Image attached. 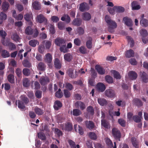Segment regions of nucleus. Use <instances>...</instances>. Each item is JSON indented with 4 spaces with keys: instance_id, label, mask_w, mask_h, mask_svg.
Listing matches in <instances>:
<instances>
[{
    "instance_id": "1",
    "label": "nucleus",
    "mask_w": 148,
    "mask_h": 148,
    "mask_svg": "<svg viewBox=\"0 0 148 148\" xmlns=\"http://www.w3.org/2000/svg\"><path fill=\"white\" fill-rule=\"evenodd\" d=\"M105 20L108 26V31L110 33H114L115 29L117 27V23L115 21L112 20L110 16L108 15L106 16Z\"/></svg>"
},
{
    "instance_id": "2",
    "label": "nucleus",
    "mask_w": 148,
    "mask_h": 148,
    "mask_svg": "<svg viewBox=\"0 0 148 148\" xmlns=\"http://www.w3.org/2000/svg\"><path fill=\"white\" fill-rule=\"evenodd\" d=\"M36 21L40 23H44L45 25L47 24L48 20L42 14H39L36 17Z\"/></svg>"
},
{
    "instance_id": "3",
    "label": "nucleus",
    "mask_w": 148,
    "mask_h": 148,
    "mask_svg": "<svg viewBox=\"0 0 148 148\" xmlns=\"http://www.w3.org/2000/svg\"><path fill=\"white\" fill-rule=\"evenodd\" d=\"M112 134L114 138L116 139L120 140L121 134L119 130L116 128H114L112 130Z\"/></svg>"
},
{
    "instance_id": "4",
    "label": "nucleus",
    "mask_w": 148,
    "mask_h": 148,
    "mask_svg": "<svg viewBox=\"0 0 148 148\" xmlns=\"http://www.w3.org/2000/svg\"><path fill=\"white\" fill-rule=\"evenodd\" d=\"M60 126L62 130H64L68 132L71 131L73 128L72 124L69 122L65 123L64 124H61Z\"/></svg>"
},
{
    "instance_id": "5",
    "label": "nucleus",
    "mask_w": 148,
    "mask_h": 148,
    "mask_svg": "<svg viewBox=\"0 0 148 148\" xmlns=\"http://www.w3.org/2000/svg\"><path fill=\"white\" fill-rule=\"evenodd\" d=\"M85 123L86 128L90 130H95L97 128L94 123L92 121H85Z\"/></svg>"
},
{
    "instance_id": "6",
    "label": "nucleus",
    "mask_w": 148,
    "mask_h": 148,
    "mask_svg": "<svg viewBox=\"0 0 148 148\" xmlns=\"http://www.w3.org/2000/svg\"><path fill=\"white\" fill-rule=\"evenodd\" d=\"M106 96L110 98H114L115 97V91L112 89H107L105 92Z\"/></svg>"
},
{
    "instance_id": "7",
    "label": "nucleus",
    "mask_w": 148,
    "mask_h": 148,
    "mask_svg": "<svg viewBox=\"0 0 148 148\" xmlns=\"http://www.w3.org/2000/svg\"><path fill=\"white\" fill-rule=\"evenodd\" d=\"M66 42V40L60 37L56 38L55 40V43L56 45L59 47L65 44Z\"/></svg>"
},
{
    "instance_id": "8",
    "label": "nucleus",
    "mask_w": 148,
    "mask_h": 148,
    "mask_svg": "<svg viewBox=\"0 0 148 148\" xmlns=\"http://www.w3.org/2000/svg\"><path fill=\"white\" fill-rule=\"evenodd\" d=\"M89 6L88 3L83 2L80 4L79 10L81 12H83L89 9Z\"/></svg>"
},
{
    "instance_id": "9",
    "label": "nucleus",
    "mask_w": 148,
    "mask_h": 148,
    "mask_svg": "<svg viewBox=\"0 0 148 148\" xmlns=\"http://www.w3.org/2000/svg\"><path fill=\"white\" fill-rule=\"evenodd\" d=\"M123 21L125 24L127 26L131 27L132 25V22L131 19L127 16L123 17Z\"/></svg>"
},
{
    "instance_id": "10",
    "label": "nucleus",
    "mask_w": 148,
    "mask_h": 148,
    "mask_svg": "<svg viewBox=\"0 0 148 148\" xmlns=\"http://www.w3.org/2000/svg\"><path fill=\"white\" fill-rule=\"evenodd\" d=\"M39 82L41 85H45L49 82V79L47 77H43L40 78Z\"/></svg>"
},
{
    "instance_id": "11",
    "label": "nucleus",
    "mask_w": 148,
    "mask_h": 148,
    "mask_svg": "<svg viewBox=\"0 0 148 148\" xmlns=\"http://www.w3.org/2000/svg\"><path fill=\"white\" fill-rule=\"evenodd\" d=\"M95 68L98 73L100 75H104L106 73L105 69L99 65H96L95 66Z\"/></svg>"
},
{
    "instance_id": "12",
    "label": "nucleus",
    "mask_w": 148,
    "mask_h": 148,
    "mask_svg": "<svg viewBox=\"0 0 148 148\" xmlns=\"http://www.w3.org/2000/svg\"><path fill=\"white\" fill-rule=\"evenodd\" d=\"M75 105L76 108H79V107L80 109L82 110H84L86 108L84 103L81 101L76 102L75 103Z\"/></svg>"
},
{
    "instance_id": "13",
    "label": "nucleus",
    "mask_w": 148,
    "mask_h": 148,
    "mask_svg": "<svg viewBox=\"0 0 148 148\" xmlns=\"http://www.w3.org/2000/svg\"><path fill=\"white\" fill-rule=\"evenodd\" d=\"M96 88L98 91L101 92H103L106 88L105 85L103 83L100 82L97 84Z\"/></svg>"
},
{
    "instance_id": "14",
    "label": "nucleus",
    "mask_w": 148,
    "mask_h": 148,
    "mask_svg": "<svg viewBox=\"0 0 148 148\" xmlns=\"http://www.w3.org/2000/svg\"><path fill=\"white\" fill-rule=\"evenodd\" d=\"M62 106V104L61 102L59 101L56 100L54 103L53 107L55 110H58Z\"/></svg>"
},
{
    "instance_id": "15",
    "label": "nucleus",
    "mask_w": 148,
    "mask_h": 148,
    "mask_svg": "<svg viewBox=\"0 0 148 148\" xmlns=\"http://www.w3.org/2000/svg\"><path fill=\"white\" fill-rule=\"evenodd\" d=\"M137 74L135 72L133 71H130L128 73L129 78L132 80L136 79L137 77Z\"/></svg>"
},
{
    "instance_id": "16",
    "label": "nucleus",
    "mask_w": 148,
    "mask_h": 148,
    "mask_svg": "<svg viewBox=\"0 0 148 148\" xmlns=\"http://www.w3.org/2000/svg\"><path fill=\"white\" fill-rule=\"evenodd\" d=\"M52 59L51 55L50 53H48L45 55L44 60L46 62L50 64L52 62Z\"/></svg>"
},
{
    "instance_id": "17",
    "label": "nucleus",
    "mask_w": 148,
    "mask_h": 148,
    "mask_svg": "<svg viewBox=\"0 0 148 148\" xmlns=\"http://www.w3.org/2000/svg\"><path fill=\"white\" fill-rule=\"evenodd\" d=\"M82 18L85 21L90 20L91 18L90 14L88 12H85L82 14Z\"/></svg>"
},
{
    "instance_id": "18",
    "label": "nucleus",
    "mask_w": 148,
    "mask_h": 148,
    "mask_svg": "<svg viewBox=\"0 0 148 148\" xmlns=\"http://www.w3.org/2000/svg\"><path fill=\"white\" fill-rule=\"evenodd\" d=\"M82 23V20L80 18H75L72 22V23L73 25L79 26H80Z\"/></svg>"
},
{
    "instance_id": "19",
    "label": "nucleus",
    "mask_w": 148,
    "mask_h": 148,
    "mask_svg": "<svg viewBox=\"0 0 148 148\" xmlns=\"http://www.w3.org/2000/svg\"><path fill=\"white\" fill-rule=\"evenodd\" d=\"M138 3L137 1H134L131 3V6L132 10H138L140 9V6L138 5Z\"/></svg>"
},
{
    "instance_id": "20",
    "label": "nucleus",
    "mask_w": 148,
    "mask_h": 148,
    "mask_svg": "<svg viewBox=\"0 0 148 148\" xmlns=\"http://www.w3.org/2000/svg\"><path fill=\"white\" fill-rule=\"evenodd\" d=\"M54 65L57 69H60L62 66L61 64L60 60L58 58H56L54 60Z\"/></svg>"
},
{
    "instance_id": "21",
    "label": "nucleus",
    "mask_w": 148,
    "mask_h": 148,
    "mask_svg": "<svg viewBox=\"0 0 148 148\" xmlns=\"http://www.w3.org/2000/svg\"><path fill=\"white\" fill-rule=\"evenodd\" d=\"M32 6L36 10H39L41 9V5L37 1H35L32 3Z\"/></svg>"
},
{
    "instance_id": "22",
    "label": "nucleus",
    "mask_w": 148,
    "mask_h": 148,
    "mask_svg": "<svg viewBox=\"0 0 148 148\" xmlns=\"http://www.w3.org/2000/svg\"><path fill=\"white\" fill-rule=\"evenodd\" d=\"M38 69L41 71H43L45 69L46 66L44 63L42 62H40L37 66Z\"/></svg>"
},
{
    "instance_id": "23",
    "label": "nucleus",
    "mask_w": 148,
    "mask_h": 148,
    "mask_svg": "<svg viewBox=\"0 0 148 148\" xmlns=\"http://www.w3.org/2000/svg\"><path fill=\"white\" fill-rule=\"evenodd\" d=\"M25 33L27 35H32L34 33V29L31 27L28 26L25 29Z\"/></svg>"
},
{
    "instance_id": "24",
    "label": "nucleus",
    "mask_w": 148,
    "mask_h": 148,
    "mask_svg": "<svg viewBox=\"0 0 148 148\" xmlns=\"http://www.w3.org/2000/svg\"><path fill=\"white\" fill-rule=\"evenodd\" d=\"M134 52L133 50L130 49L125 52V56L127 58H130L134 56Z\"/></svg>"
},
{
    "instance_id": "25",
    "label": "nucleus",
    "mask_w": 148,
    "mask_h": 148,
    "mask_svg": "<svg viewBox=\"0 0 148 148\" xmlns=\"http://www.w3.org/2000/svg\"><path fill=\"white\" fill-rule=\"evenodd\" d=\"M11 38L15 42H20V40L21 39L20 38L16 33H14L12 34Z\"/></svg>"
},
{
    "instance_id": "26",
    "label": "nucleus",
    "mask_w": 148,
    "mask_h": 148,
    "mask_svg": "<svg viewBox=\"0 0 148 148\" xmlns=\"http://www.w3.org/2000/svg\"><path fill=\"white\" fill-rule=\"evenodd\" d=\"M9 7V4L8 2L6 1L3 2L2 4V9L4 12L7 11Z\"/></svg>"
},
{
    "instance_id": "27",
    "label": "nucleus",
    "mask_w": 148,
    "mask_h": 148,
    "mask_svg": "<svg viewBox=\"0 0 148 148\" xmlns=\"http://www.w3.org/2000/svg\"><path fill=\"white\" fill-rule=\"evenodd\" d=\"M87 112L88 114L91 116L94 114V110L93 107L91 106H88L86 109Z\"/></svg>"
},
{
    "instance_id": "28",
    "label": "nucleus",
    "mask_w": 148,
    "mask_h": 148,
    "mask_svg": "<svg viewBox=\"0 0 148 148\" xmlns=\"http://www.w3.org/2000/svg\"><path fill=\"white\" fill-rule=\"evenodd\" d=\"M141 75L142 80L145 83L148 82V76L145 73L143 72Z\"/></svg>"
},
{
    "instance_id": "29",
    "label": "nucleus",
    "mask_w": 148,
    "mask_h": 148,
    "mask_svg": "<svg viewBox=\"0 0 148 148\" xmlns=\"http://www.w3.org/2000/svg\"><path fill=\"white\" fill-rule=\"evenodd\" d=\"M101 125L106 128L108 129L110 127L109 123L105 119L101 120Z\"/></svg>"
},
{
    "instance_id": "30",
    "label": "nucleus",
    "mask_w": 148,
    "mask_h": 148,
    "mask_svg": "<svg viewBox=\"0 0 148 148\" xmlns=\"http://www.w3.org/2000/svg\"><path fill=\"white\" fill-rule=\"evenodd\" d=\"M111 73L113 74L114 77L117 79H121L120 74L118 71L115 70H112Z\"/></svg>"
},
{
    "instance_id": "31",
    "label": "nucleus",
    "mask_w": 148,
    "mask_h": 148,
    "mask_svg": "<svg viewBox=\"0 0 148 148\" xmlns=\"http://www.w3.org/2000/svg\"><path fill=\"white\" fill-rule=\"evenodd\" d=\"M89 40H88L86 43V46L87 48L88 49H91L92 48V38L90 37H88Z\"/></svg>"
},
{
    "instance_id": "32",
    "label": "nucleus",
    "mask_w": 148,
    "mask_h": 148,
    "mask_svg": "<svg viewBox=\"0 0 148 148\" xmlns=\"http://www.w3.org/2000/svg\"><path fill=\"white\" fill-rule=\"evenodd\" d=\"M140 23L143 27H147L148 26V20L145 18H143L140 20Z\"/></svg>"
},
{
    "instance_id": "33",
    "label": "nucleus",
    "mask_w": 148,
    "mask_h": 148,
    "mask_svg": "<svg viewBox=\"0 0 148 148\" xmlns=\"http://www.w3.org/2000/svg\"><path fill=\"white\" fill-rule=\"evenodd\" d=\"M1 55L3 58H8L10 56V54L9 52L5 50H3L1 51Z\"/></svg>"
},
{
    "instance_id": "34",
    "label": "nucleus",
    "mask_w": 148,
    "mask_h": 148,
    "mask_svg": "<svg viewBox=\"0 0 148 148\" xmlns=\"http://www.w3.org/2000/svg\"><path fill=\"white\" fill-rule=\"evenodd\" d=\"M134 104L138 106H141L143 104L141 101L138 99H135L133 100Z\"/></svg>"
},
{
    "instance_id": "35",
    "label": "nucleus",
    "mask_w": 148,
    "mask_h": 148,
    "mask_svg": "<svg viewBox=\"0 0 148 148\" xmlns=\"http://www.w3.org/2000/svg\"><path fill=\"white\" fill-rule=\"evenodd\" d=\"M73 69L72 68H69L68 70L67 73L69 76L72 78H74L76 77L73 74Z\"/></svg>"
},
{
    "instance_id": "36",
    "label": "nucleus",
    "mask_w": 148,
    "mask_h": 148,
    "mask_svg": "<svg viewBox=\"0 0 148 148\" xmlns=\"http://www.w3.org/2000/svg\"><path fill=\"white\" fill-rule=\"evenodd\" d=\"M60 47V50L61 52H63L64 53L68 52V50L66 47V43Z\"/></svg>"
},
{
    "instance_id": "37",
    "label": "nucleus",
    "mask_w": 148,
    "mask_h": 148,
    "mask_svg": "<svg viewBox=\"0 0 148 148\" xmlns=\"http://www.w3.org/2000/svg\"><path fill=\"white\" fill-rule=\"evenodd\" d=\"M98 101L99 104L101 106L106 105L107 104V102L104 99H98Z\"/></svg>"
},
{
    "instance_id": "38",
    "label": "nucleus",
    "mask_w": 148,
    "mask_h": 148,
    "mask_svg": "<svg viewBox=\"0 0 148 148\" xmlns=\"http://www.w3.org/2000/svg\"><path fill=\"white\" fill-rule=\"evenodd\" d=\"M88 136L92 140H96L97 138L96 134L94 132H90L89 133Z\"/></svg>"
},
{
    "instance_id": "39",
    "label": "nucleus",
    "mask_w": 148,
    "mask_h": 148,
    "mask_svg": "<svg viewBox=\"0 0 148 148\" xmlns=\"http://www.w3.org/2000/svg\"><path fill=\"white\" fill-rule=\"evenodd\" d=\"M64 60L68 62L71 61L72 58V56L70 53H67L65 54L64 56Z\"/></svg>"
},
{
    "instance_id": "40",
    "label": "nucleus",
    "mask_w": 148,
    "mask_h": 148,
    "mask_svg": "<svg viewBox=\"0 0 148 148\" xmlns=\"http://www.w3.org/2000/svg\"><path fill=\"white\" fill-rule=\"evenodd\" d=\"M106 81L109 84H112L113 82V78L109 75H107L105 77Z\"/></svg>"
},
{
    "instance_id": "41",
    "label": "nucleus",
    "mask_w": 148,
    "mask_h": 148,
    "mask_svg": "<svg viewBox=\"0 0 148 148\" xmlns=\"http://www.w3.org/2000/svg\"><path fill=\"white\" fill-rule=\"evenodd\" d=\"M32 16V13H29L25 15L24 18L27 21H31Z\"/></svg>"
},
{
    "instance_id": "42",
    "label": "nucleus",
    "mask_w": 148,
    "mask_h": 148,
    "mask_svg": "<svg viewBox=\"0 0 148 148\" xmlns=\"http://www.w3.org/2000/svg\"><path fill=\"white\" fill-rule=\"evenodd\" d=\"M82 112L79 109H75L73 110V114L74 116H78L81 114Z\"/></svg>"
},
{
    "instance_id": "43",
    "label": "nucleus",
    "mask_w": 148,
    "mask_h": 148,
    "mask_svg": "<svg viewBox=\"0 0 148 148\" xmlns=\"http://www.w3.org/2000/svg\"><path fill=\"white\" fill-rule=\"evenodd\" d=\"M131 141L133 146L135 148H138L139 146L138 144V142L134 137H132L131 138Z\"/></svg>"
},
{
    "instance_id": "44",
    "label": "nucleus",
    "mask_w": 148,
    "mask_h": 148,
    "mask_svg": "<svg viewBox=\"0 0 148 148\" xmlns=\"http://www.w3.org/2000/svg\"><path fill=\"white\" fill-rule=\"evenodd\" d=\"M38 42L37 40L33 39L29 41V44L31 46L35 47L36 46Z\"/></svg>"
},
{
    "instance_id": "45",
    "label": "nucleus",
    "mask_w": 148,
    "mask_h": 148,
    "mask_svg": "<svg viewBox=\"0 0 148 148\" xmlns=\"http://www.w3.org/2000/svg\"><path fill=\"white\" fill-rule=\"evenodd\" d=\"M8 81L11 83L13 84L14 83V76L12 74H9L8 76Z\"/></svg>"
},
{
    "instance_id": "46",
    "label": "nucleus",
    "mask_w": 148,
    "mask_h": 148,
    "mask_svg": "<svg viewBox=\"0 0 148 148\" xmlns=\"http://www.w3.org/2000/svg\"><path fill=\"white\" fill-rule=\"evenodd\" d=\"M54 132L55 134L57 135L58 137H60L63 134V133L62 131L57 128L55 129Z\"/></svg>"
},
{
    "instance_id": "47",
    "label": "nucleus",
    "mask_w": 148,
    "mask_h": 148,
    "mask_svg": "<svg viewBox=\"0 0 148 148\" xmlns=\"http://www.w3.org/2000/svg\"><path fill=\"white\" fill-rule=\"evenodd\" d=\"M23 64L25 67L30 68L31 66V64L27 60H24L23 62Z\"/></svg>"
},
{
    "instance_id": "48",
    "label": "nucleus",
    "mask_w": 148,
    "mask_h": 148,
    "mask_svg": "<svg viewBox=\"0 0 148 148\" xmlns=\"http://www.w3.org/2000/svg\"><path fill=\"white\" fill-rule=\"evenodd\" d=\"M116 12L119 13H122L125 11L124 8L121 6H115Z\"/></svg>"
},
{
    "instance_id": "49",
    "label": "nucleus",
    "mask_w": 148,
    "mask_h": 148,
    "mask_svg": "<svg viewBox=\"0 0 148 148\" xmlns=\"http://www.w3.org/2000/svg\"><path fill=\"white\" fill-rule=\"evenodd\" d=\"M29 81L27 78H25L23 80V85L25 87H27L29 86Z\"/></svg>"
},
{
    "instance_id": "50",
    "label": "nucleus",
    "mask_w": 148,
    "mask_h": 148,
    "mask_svg": "<svg viewBox=\"0 0 148 148\" xmlns=\"http://www.w3.org/2000/svg\"><path fill=\"white\" fill-rule=\"evenodd\" d=\"M140 32L142 37H146L148 35V33L147 30L145 29H141Z\"/></svg>"
},
{
    "instance_id": "51",
    "label": "nucleus",
    "mask_w": 148,
    "mask_h": 148,
    "mask_svg": "<svg viewBox=\"0 0 148 148\" xmlns=\"http://www.w3.org/2000/svg\"><path fill=\"white\" fill-rule=\"evenodd\" d=\"M79 50L80 52L82 54H85L87 53V49L84 46L80 47L79 48Z\"/></svg>"
},
{
    "instance_id": "52",
    "label": "nucleus",
    "mask_w": 148,
    "mask_h": 148,
    "mask_svg": "<svg viewBox=\"0 0 148 148\" xmlns=\"http://www.w3.org/2000/svg\"><path fill=\"white\" fill-rule=\"evenodd\" d=\"M58 27L60 29H63L65 27L64 23L62 21H60L58 23Z\"/></svg>"
},
{
    "instance_id": "53",
    "label": "nucleus",
    "mask_w": 148,
    "mask_h": 148,
    "mask_svg": "<svg viewBox=\"0 0 148 148\" xmlns=\"http://www.w3.org/2000/svg\"><path fill=\"white\" fill-rule=\"evenodd\" d=\"M38 138L42 140H44L46 139V136L43 133L39 132L38 133Z\"/></svg>"
},
{
    "instance_id": "54",
    "label": "nucleus",
    "mask_w": 148,
    "mask_h": 148,
    "mask_svg": "<svg viewBox=\"0 0 148 148\" xmlns=\"http://www.w3.org/2000/svg\"><path fill=\"white\" fill-rule=\"evenodd\" d=\"M34 111L38 115H42L43 113V110L39 108H36L34 109Z\"/></svg>"
},
{
    "instance_id": "55",
    "label": "nucleus",
    "mask_w": 148,
    "mask_h": 148,
    "mask_svg": "<svg viewBox=\"0 0 148 148\" xmlns=\"http://www.w3.org/2000/svg\"><path fill=\"white\" fill-rule=\"evenodd\" d=\"M132 119L136 123H140L141 121V118L137 115L133 116Z\"/></svg>"
},
{
    "instance_id": "56",
    "label": "nucleus",
    "mask_w": 148,
    "mask_h": 148,
    "mask_svg": "<svg viewBox=\"0 0 148 148\" xmlns=\"http://www.w3.org/2000/svg\"><path fill=\"white\" fill-rule=\"evenodd\" d=\"M0 35L2 38V39H4L5 38L6 36L7 35V33L3 30H0Z\"/></svg>"
},
{
    "instance_id": "57",
    "label": "nucleus",
    "mask_w": 148,
    "mask_h": 148,
    "mask_svg": "<svg viewBox=\"0 0 148 148\" xmlns=\"http://www.w3.org/2000/svg\"><path fill=\"white\" fill-rule=\"evenodd\" d=\"M74 43L77 46H80L81 44V42L79 38H75L74 40Z\"/></svg>"
},
{
    "instance_id": "58",
    "label": "nucleus",
    "mask_w": 148,
    "mask_h": 148,
    "mask_svg": "<svg viewBox=\"0 0 148 148\" xmlns=\"http://www.w3.org/2000/svg\"><path fill=\"white\" fill-rule=\"evenodd\" d=\"M23 73L25 76H28L30 73V70L27 68H25L23 69Z\"/></svg>"
},
{
    "instance_id": "59",
    "label": "nucleus",
    "mask_w": 148,
    "mask_h": 148,
    "mask_svg": "<svg viewBox=\"0 0 148 148\" xmlns=\"http://www.w3.org/2000/svg\"><path fill=\"white\" fill-rule=\"evenodd\" d=\"M118 122L122 126L125 127V126L126 121L123 119H119Z\"/></svg>"
},
{
    "instance_id": "60",
    "label": "nucleus",
    "mask_w": 148,
    "mask_h": 148,
    "mask_svg": "<svg viewBox=\"0 0 148 148\" xmlns=\"http://www.w3.org/2000/svg\"><path fill=\"white\" fill-rule=\"evenodd\" d=\"M64 95L66 98H69L71 95V94L70 92L67 89H64L63 91Z\"/></svg>"
},
{
    "instance_id": "61",
    "label": "nucleus",
    "mask_w": 148,
    "mask_h": 148,
    "mask_svg": "<svg viewBox=\"0 0 148 148\" xmlns=\"http://www.w3.org/2000/svg\"><path fill=\"white\" fill-rule=\"evenodd\" d=\"M15 72L17 76L19 77H22V70L19 68H17Z\"/></svg>"
},
{
    "instance_id": "62",
    "label": "nucleus",
    "mask_w": 148,
    "mask_h": 148,
    "mask_svg": "<svg viewBox=\"0 0 148 148\" xmlns=\"http://www.w3.org/2000/svg\"><path fill=\"white\" fill-rule=\"evenodd\" d=\"M18 107L20 109H24L25 108V106L24 103L23 101H18Z\"/></svg>"
},
{
    "instance_id": "63",
    "label": "nucleus",
    "mask_w": 148,
    "mask_h": 148,
    "mask_svg": "<svg viewBox=\"0 0 148 148\" xmlns=\"http://www.w3.org/2000/svg\"><path fill=\"white\" fill-rule=\"evenodd\" d=\"M106 143L108 147L110 148L113 147V144L111 140L107 138L106 140Z\"/></svg>"
},
{
    "instance_id": "64",
    "label": "nucleus",
    "mask_w": 148,
    "mask_h": 148,
    "mask_svg": "<svg viewBox=\"0 0 148 148\" xmlns=\"http://www.w3.org/2000/svg\"><path fill=\"white\" fill-rule=\"evenodd\" d=\"M68 142L71 148H76L75 143L73 141L69 140L68 141Z\"/></svg>"
}]
</instances>
